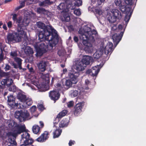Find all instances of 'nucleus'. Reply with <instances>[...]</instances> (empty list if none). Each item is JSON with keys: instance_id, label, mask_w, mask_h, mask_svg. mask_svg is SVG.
Segmentation results:
<instances>
[{"instance_id": "1", "label": "nucleus", "mask_w": 146, "mask_h": 146, "mask_svg": "<svg viewBox=\"0 0 146 146\" xmlns=\"http://www.w3.org/2000/svg\"><path fill=\"white\" fill-rule=\"evenodd\" d=\"M93 27L90 24L84 25L78 31L80 40L82 41L83 45L81 43L78 44L79 47L84 49L87 52L91 53L94 50L92 43L95 41V38L97 36L96 31L92 29Z\"/></svg>"}, {"instance_id": "2", "label": "nucleus", "mask_w": 146, "mask_h": 146, "mask_svg": "<svg viewBox=\"0 0 146 146\" xmlns=\"http://www.w3.org/2000/svg\"><path fill=\"white\" fill-rule=\"evenodd\" d=\"M8 127L10 128H12V132L9 133V134L14 137L23 132L22 135L21 141L26 145H30L32 143L33 141L29 138L30 135L26 130L24 125H16V124L13 120H9L7 121Z\"/></svg>"}, {"instance_id": "3", "label": "nucleus", "mask_w": 146, "mask_h": 146, "mask_svg": "<svg viewBox=\"0 0 146 146\" xmlns=\"http://www.w3.org/2000/svg\"><path fill=\"white\" fill-rule=\"evenodd\" d=\"M37 27L40 29L39 31L38 36L39 38H43L44 37L45 39H48V37L51 38L54 37V45L57 44L58 38L57 32L50 25L45 26V24L41 22H38L36 23Z\"/></svg>"}, {"instance_id": "4", "label": "nucleus", "mask_w": 146, "mask_h": 146, "mask_svg": "<svg viewBox=\"0 0 146 146\" xmlns=\"http://www.w3.org/2000/svg\"><path fill=\"white\" fill-rule=\"evenodd\" d=\"M54 37L51 38L48 37V39H45L44 37L43 38L38 39L40 41L34 44V46L36 50L37 55L40 56L48 50L51 49L53 46H55L57 44L54 45Z\"/></svg>"}, {"instance_id": "5", "label": "nucleus", "mask_w": 146, "mask_h": 146, "mask_svg": "<svg viewBox=\"0 0 146 146\" xmlns=\"http://www.w3.org/2000/svg\"><path fill=\"white\" fill-rule=\"evenodd\" d=\"M131 12H129L125 16L124 21L125 23L123 25H119L117 28L116 29L115 26H114L112 28V33H114L113 35L112 38L115 46L121 40L125 31V28L127 26L131 16Z\"/></svg>"}, {"instance_id": "6", "label": "nucleus", "mask_w": 146, "mask_h": 146, "mask_svg": "<svg viewBox=\"0 0 146 146\" xmlns=\"http://www.w3.org/2000/svg\"><path fill=\"white\" fill-rule=\"evenodd\" d=\"M41 78L43 80V84L38 85V78L32 74L30 77L32 83L39 89L40 91L42 92L48 90L49 89V85L50 82L49 75L48 74H41Z\"/></svg>"}, {"instance_id": "7", "label": "nucleus", "mask_w": 146, "mask_h": 146, "mask_svg": "<svg viewBox=\"0 0 146 146\" xmlns=\"http://www.w3.org/2000/svg\"><path fill=\"white\" fill-rule=\"evenodd\" d=\"M121 17V13L117 9H113L107 12V17L108 21L110 23L115 22L117 19L120 18Z\"/></svg>"}, {"instance_id": "8", "label": "nucleus", "mask_w": 146, "mask_h": 146, "mask_svg": "<svg viewBox=\"0 0 146 146\" xmlns=\"http://www.w3.org/2000/svg\"><path fill=\"white\" fill-rule=\"evenodd\" d=\"M13 16V19L14 21H16V23L17 24L18 27L17 31L23 35H26V29L25 26L23 25V20H22V18L21 17H19L17 18V15L14 14L12 15Z\"/></svg>"}, {"instance_id": "9", "label": "nucleus", "mask_w": 146, "mask_h": 146, "mask_svg": "<svg viewBox=\"0 0 146 146\" xmlns=\"http://www.w3.org/2000/svg\"><path fill=\"white\" fill-rule=\"evenodd\" d=\"M70 5V4H69L67 6L66 3H61L58 7V9L61 10L60 12L62 13L64 19V20L67 22L69 21L70 20V13L68 11L69 9H70L69 7Z\"/></svg>"}, {"instance_id": "10", "label": "nucleus", "mask_w": 146, "mask_h": 146, "mask_svg": "<svg viewBox=\"0 0 146 146\" xmlns=\"http://www.w3.org/2000/svg\"><path fill=\"white\" fill-rule=\"evenodd\" d=\"M18 33L19 34L15 32L12 33H9L7 36V39L9 42H17L20 41L22 38L26 37V33L25 35H24Z\"/></svg>"}, {"instance_id": "11", "label": "nucleus", "mask_w": 146, "mask_h": 146, "mask_svg": "<svg viewBox=\"0 0 146 146\" xmlns=\"http://www.w3.org/2000/svg\"><path fill=\"white\" fill-rule=\"evenodd\" d=\"M15 118L18 119L20 121L30 119L31 117L27 110L23 111H18L15 112Z\"/></svg>"}, {"instance_id": "12", "label": "nucleus", "mask_w": 146, "mask_h": 146, "mask_svg": "<svg viewBox=\"0 0 146 146\" xmlns=\"http://www.w3.org/2000/svg\"><path fill=\"white\" fill-rule=\"evenodd\" d=\"M114 3L115 5L117 7H118L119 9L123 12H125V14L127 15L129 12H131V14L132 12V10L131 8H125L123 2L122 0H115Z\"/></svg>"}, {"instance_id": "13", "label": "nucleus", "mask_w": 146, "mask_h": 146, "mask_svg": "<svg viewBox=\"0 0 146 146\" xmlns=\"http://www.w3.org/2000/svg\"><path fill=\"white\" fill-rule=\"evenodd\" d=\"M79 75V72H76L72 68L69 71L68 78L74 84H76L78 81V77Z\"/></svg>"}, {"instance_id": "14", "label": "nucleus", "mask_w": 146, "mask_h": 146, "mask_svg": "<svg viewBox=\"0 0 146 146\" xmlns=\"http://www.w3.org/2000/svg\"><path fill=\"white\" fill-rule=\"evenodd\" d=\"M33 101L31 98L27 97L23 103H17L15 104L16 108L17 109L26 108L31 105Z\"/></svg>"}, {"instance_id": "15", "label": "nucleus", "mask_w": 146, "mask_h": 146, "mask_svg": "<svg viewBox=\"0 0 146 146\" xmlns=\"http://www.w3.org/2000/svg\"><path fill=\"white\" fill-rule=\"evenodd\" d=\"M103 65L104 64L102 63V64L94 66L91 69L88 70L86 71V73L89 74L90 75L93 76H96L98 74L100 69Z\"/></svg>"}, {"instance_id": "16", "label": "nucleus", "mask_w": 146, "mask_h": 146, "mask_svg": "<svg viewBox=\"0 0 146 146\" xmlns=\"http://www.w3.org/2000/svg\"><path fill=\"white\" fill-rule=\"evenodd\" d=\"M88 88L87 87H84L80 88L78 90L79 92L78 93V91L77 90H71L70 92V95L72 97H75L77 96L78 95L81 96H83L85 94L84 92V89L88 90Z\"/></svg>"}, {"instance_id": "17", "label": "nucleus", "mask_w": 146, "mask_h": 146, "mask_svg": "<svg viewBox=\"0 0 146 146\" xmlns=\"http://www.w3.org/2000/svg\"><path fill=\"white\" fill-rule=\"evenodd\" d=\"M96 16L98 19L100 23L101 24L103 23V22L105 19L106 14L104 11L100 9H97L96 10Z\"/></svg>"}, {"instance_id": "18", "label": "nucleus", "mask_w": 146, "mask_h": 146, "mask_svg": "<svg viewBox=\"0 0 146 146\" xmlns=\"http://www.w3.org/2000/svg\"><path fill=\"white\" fill-rule=\"evenodd\" d=\"M106 43V42L105 41L100 44V48L97 50L93 55V58L95 59H97L101 56L104 52V45Z\"/></svg>"}, {"instance_id": "19", "label": "nucleus", "mask_w": 146, "mask_h": 146, "mask_svg": "<svg viewBox=\"0 0 146 146\" xmlns=\"http://www.w3.org/2000/svg\"><path fill=\"white\" fill-rule=\"evenodd\" d=\"M24 14L25 17L23 20V25L26 26L28 25L29 23V19L30 18L33 16H34L35 15L33 12L28 10L25 12Z\"/></svg>"}, {"instance_id": "20", "label": "nucleus", "mask_w": 146, "mask_h": 146, "mask_svg": "<svg viewBox=\"0 0 146 146\" xmlns=\"http://www.w3.org/2000/svg\"><path fill=\"white\" fill-rule=\"evenodd\" d=\"M106 42V44L104 45V50L105 51V53L106 54H108L110 53H111L113 51V44L112 42H107L106 40H104L101 42V44L104 41Z\"/></svg>"}, {"instance_id": "21", "label": "nucleus", "mask_w": 146, "mask_h": 146, "mask_svg": "<svg viewBox=\"0 0 146 146\" xmlns=\"http://www.w3.org/2000/svg\"><path fill=\"white\" fill-rule=\"evenodd\" d=\"M27 43H24L23 42L22 43V45H21V48L24 50L25 53L27 55L32 54L33 52L32 49L29 46H27Z\"/></svg>"}, {"instance_id": "22", "label": "nucleus", "mask_w": 146, "mask_h": 146, "mask_svg": "<svg viewBox=\"0 0 146 146\" xmlns=\"http://www.w3.org/2000/svg\"><path fill=\"white\" fill-rule=\"evenodd\" d=\"M59 92L57 91L53 90L49 93V96L51 100L54 101L58 100L60 97Z\"/></svg>"}, {"instance_id": "23", "label": "nucleus", "mask_w": 146, "mask_h": 146, "mask_svg": "<svg viewBox=\"0 0 146 146\" xmlns=\"http://www.w3.org/2000/svg\"><path fill=\"white\" fill-rule=\"evenodd\" d=\"M86 66L85 64L82 62L81 61H78L74 66V68L77 71L79 72L83 71Z\"/></svg>"}, {"instance_id": "24", "label": "nucleus", "mask_w": 146, "mask_h": 146, "mask_svg": "<svg viewBox=\"0 0 146 146\" xmlns=\"http://www.w3.org/2000/svg\"><path fill=\"white\" fill-rule=\"evenodd\" d=\"M84 104L80 103L77 104L75 107L74 114L76 116H78L81 112V109L84 106Z\"/></svg>"}, {"instance_id": "25", "label": "nucleus", "mask_w": 146, "mask_h": 146, "mask_svg": "<svg viewBox=\"0 0 146 146\" xmlns=\"http://www.w3.org/2000/svg\"><path fill=\"white\" fill-rule=\"evenodd\" d=\"M93 61L92 58L90 56L84 55L83 56V58L81 61L86 66V65L90 64V62Z\"/></svg>"}, {"instance_id": "26", "label": "nucleus", "mask_w": 146, "mask_h": 146, "mask_svg": "<svg viewBox=\"0 0 146 146\" xmlns=\"http://www.w3.org/2000/svg\"><path fill=\"white\" fill-rule=\"evenodd\" d=\"M7 98L8 105L11 107H13L16 108V106L15 105V104L16 103H14L15 97L13 95H11L8 96Z\"/></svg>"}, {"instance_id": "27", "label": "nucleus", "mask_w": 146, "mask_h": 146, "mask_svg": "<svg viewBox=\"0 0 146 146\" xmlns=\"http://www.w3.org/2000/svg\"><path fill=\"white\" fill-rule=\"evenodd\" d=\"M58 123H54V126L53 128L54 129H55V131L53 132V137L54 138H56L59 137L61 133V130L58 128L57 127H58Z\"/></svg>"}, {"instance_id": "28", "label": "nucleus", "mask_w": 146, "mask_h": 146, "mask_svg": "<svg viewBox=\"0 0 146 146\" xmlns=\"http://www.w3.org/2000/svg\"><path fill=\"white\" fill-rule=\"evenodd\" d=\"M67 113V111L66 110H63L60 113L56 118L55 120L54 121V123H58L60 119L62 117L66 115Z\"/></svg>"}, {"instance_id": "29", "label": "nucleus", "mask_w": 146, "mask_h": 146, "mask_svg": "<svg viewBox=\"0 0 146 146\" xmlns=\"http://www.w3.org/2000/svg\"><path fill=\"white\" fill-rule=\"evenodd\" d=\"M48 133L47 131H44L40 136L37 139V141L39 142H43L47 139L48 138Z\"/></svg>"}, {"instance_id": "30", "label": "nucleus", "mask_w": 146, "mask_h": 146, "mask_svg": "<svg viewBox=\"0 0 146 146\" xmlns=\"http://www.w3.org/2000/svg\"><path fill=\"white\" fill-rule=\"evenodd\" d=\"M37 66L40 71L44 72L46 69V62L44 61H41L37 64Z\"/></svg>"}, {"instance_id": "31", "label": "nucleus", "mask_w": 146, "mask_h": 146, "mask_svg": "<svg viewBox=\"0 0 146 146\" xmlns=\"http://www.w3.org/2000/svg\"><path fill=\"white\" fill-rule=\"evenodd\" d=\"M124 2L127 5L125 8H131L133 11V9L134 8L135 6L133 3L134 0H123Z\"/></svg>"}, {"instance_id": "32", "label": "nucleus", "mask_w": 146, "mask_h": 146, "mask_svg": "<svg viewBox=\"0 0 146 146\" xmlns=\"http://www.w3.org/2000/svg\"><path fill=\"white\" fill-rule=\"evenodd\" d=\"M17 97L20 101L21 103H23L27 97L24 93L23 92L19 93L17 96Z\"/></svg>"}, {"instance_id": "33", "label": "nucleus", "mask_w": 146, "mask_h": 146, "mask_svg": "<svg viewBox=\"0 0 146 146\" xmlns=\"http://www.w3.org/2000/svg\"><path fill=\"white\" fill-rule=\"evenodd\" d=\"M74 84L73 83L69 78L65 81L64 88L65 89H68L71 87L72 84Z\"/></svg>"}, {"instance_id": "34", "label": "nucleus", "mask_w": 146, "mask_h": 146, "mask_svg": "<svg viewBox=\"0 0 146 146\" xmlns=\"http://www.w3.org/2000/svg\"><path fill=\"white\" fill-rule=\"evenodd\" d=\"M68 120L65 119L62 120L59 124V126L60 127H64L66 126L68 124Z\"/></svg>"}, {"instance_id": "35", "label": "nucleus", "mask_w": 146, "mask_h": 146, "mask_svg": "<svg viewBox=\"0 0 146 146\" xmlns=\"http://www.w3.org/2000/svg\"><path fill=\"white\" fill-rule=\"evenodd\" d=\"M32 130L34 133L37 134L39 132L40 127L38 125H35L33 127Z\"/></svg>"}, {"instance_id": "36", "label": "nucleus", "mask_w": 146, "mask_h": 146, "mask_svg": "<svg viewBox=\"0 0 146 146\" xmlns=\"http://www.w3.org/2000/svg\"><path fill=\"white\" fill-rule=\"evenodd\" d=\"M15 61L17 62L18 64V65H19V66L20 69L21 68V59L18 58L17 57H15Z\"/></svg>"}, {"instance_id": "37", "label": "nucleus", "mask_w": 146, "mask_h": 146, "mask_svg": "<svg viewBox=\"0 0 146 146\" xmlns=\"http://www.w3.org/2000/svg\"><path fill=\"white\" fill-rule=\"evenodd\" d=\"M64 86V84L62 82H60L56 84V88H58V89L60 90L63 88Z\"/></svg>"}, {"instance_id": "38", "label": "nucleus", "mask_w": 146, "mask_h": 146, "mask_svg": "<svg viewBox=\"0 0 146 146\" xmlns=\"http://www.w3.org/2000/svg\"><path fill=\"white\" fill-rule=\"evenodd\" d=\"M37 12L39 13L46 14V11L44 9L42 8H38L37 9Z\"/></svg>"}, {"instance_id": "39", "label": "nucleus", "mask_w": 146, "mask_h": 146, "mask_svg": "<svg viewBox=\"0 0 146 146\" xmlns=\"http://www.w3.org/2000/svg\"><path fill=\"white\" fill-rule=\"evenodd\" d=\"M13 83V80L11 78L6 79V85L7 86H10Z\"/></svg>"}, {"instance_id": "40", "label": "nucleus", "mask_w": 146, "mask_h": 146, "mask_svg": "<svg viewBox=\"0 0 146 146\" xmlns=\"http://www.w3.org/2000/svg\"><path fill=\"white\" fill-rule=\"evenodd\" d=\"M65 53V52L63 49L59 50L58 52V54L60 56H63Z\"/></svg>"}, {"instance_id": "41", "label": "nucleus", "mask_w": 146, "mask_h": 146, "mask_svg": "<svg viewBox=\"0 0 146 146\" xmlns=\"http://www.w3.org/2000/svg\"><path fill=\"white\" fill-rule=\"evenodd\" d=\"M25 2L24 1H20V5L16 8V9L18 10L24 7L25 5Z\"/></svg>"}, {"instance_id": "42", "label": "nucleus", "mask_w": 146, "mask_h": 146, "mask_svg": "<svg viewBox=\"0 0 146 146\" xmlns=\"http://www.w3.org/2000/svg\"><path fill=\"white\" fill-rule=\"evenodd\" d=\"M74 13L77 15H80L81 13L79 9H75L74 11Z\"/></svg>"}, {"instance_id": "43", "label": "nucleus", "mask_w": 146, "mask_h": 146, "mask_svg": "<svg viewBox=\"0 0 146 146\" xmlns=\"http://www.w3.org/2000/svg\"><path fill=\"white\" fill-rule=\"evenodd\" d=\"M37 106L38 109L42 111L44 109L43 105L42 104H38Z\"/></svg>"}, {"instance_id": "44", "label": "nucleus", "mask_w": 146, "mask_h": 146, "mask_svg": "<svg viewBox=\"0 0 146 146\" xmlns=\"http://www.w3.org/2000/svg\"><path fill=\"white\" fill-rule=\"evenodd\" d=\"M82 4V1L81 0H77L76 2V5L78 6H81Z\"/></svg>"}, {"instance_id": "45", "label": "nucleus", "mask_w": 146, "mask_h": 146, "mask_svg": "<svg viewBox=\"0 0 146 146\" xmlns=\"http://www.w3.org/2000/svg\"><path fill=\"white\" fill-rule=\"evenodd\" d=\"M36 106H33L31 107L30 109L31 112L32 113H33L36 110Z\"/></svg>"}, {"instance_id": "46", "label": "nucleus", "mask_w": 146, "mask_h": 146, "mask_svg": "<svg viewBox=\"0 0 146 146\" xmlns=\"http://www.w3.org/2000/svg\"><path fill=\"white\" fill-rule=\"evenodd\" d=\"M16 90V87L14 86H12L9 88V90L10 91L13 92H15Z\"/></svg>"}, {"instance_id": "47", "label": "nucleus", "mask_w": 146, "mask_h": 146, "mask_svg": "<svg viewBox=\"0 0 146 146\" xmlns=\"http://www.w3.org/2000/svg\"><path fill=\"white\" fill-rule=\"evenodd\" d=\"M67 105L68 107H72L73 106L74 102L72 101H70L67 103Z\"/></svg>"}, {"instance_id": "48", "label": "nucleus", "mask_w": 146, "mask_h": 146, "mask_svg": "<svg viewBox=\"0 0 146 146\" xmlns=\"http://www.w3.org/2000/svg\"><path fill=\"white\" fill-rule=\"evenodd\" d=\"M58 79V78L56 76H54L52 78V79L51 81V84H53L54 80H57Z\"/></svg>"}, {"instance_id": "49", "label": "nucleus", "mask_w": 146, "mask_h": 146, "mask_svg": "<svg viewBox=\"0 0 146 146\" xmlns=\"http://www.w3.org/2000/svg\"><path fill=\"white\" fill-rule=\"evenodd\" d=\"M105 0H98L97 4L99 6L102 4L104 2Z\"/></svg>"}, {"instance_id": "50", "label": "nucleus", "mask_w": 146, "mask_h": 146, "mask_svg": "<svg viewBox=\"0 0 146 146\" xmlns=\"http://www.w3.org/2000/svg\"><path fill=\"white\" fill-rule=\"evenodd\" d=\"M91 4H92V5H94V4H96V5H95L94 6H98V4H97V2L95 0H92Z\"/></svg>"}, {"instance_id": "51", "label": "nucleus", "mask_w": 146, "mask_h": 146, "mask_svg": "<svg viewBox=\"0 0 146 146\" xmlns=\"http://www.w3.org/2000/svg\"><path fill=\"white\" fill-rule=\"evenodd\" d=\"M75 143V141H74L70 140L69 141L68 144L69 146H71L72 145L74 144Z\"/></svg>"}, {"instance_id": "52", "label": "nucleus", "mask_w": 146, "mask_h": 146, "mask_svg": "<svg viewBox=\"0 0 146 146\" xmlns=\"http://www.w3.org/2000/svg\"><path fill=\"white\" fill-rule=\"evenodd\" d=\"M1 84L3 85H5V84H6V79L3 80L1 82Z\"/></svg>"}, {"instance_id": "53", "label": "nucleus", "mask_w": 146, "mask_h": 146, "mask_svg": "<svg viewBox=\"0 0 146 146\" xmlns=\"http://www.w3.org/2000/svg\"><path fill=\"white\" fill-rule=\"evenodd\" d=\"M7 25L9 28H11L12 27V22L11 21H9L7 23Z\"/></svg>"}, {"instance_id": "54", "label": "nucleus", "mask_w": 146, "mask_h": 146, "mask_svg": "<svg viewBox=\"0 0 146 146\" xmlns=\"http://www.w3.org/2000/svg\"><path fill=\"white\" fill-rule=\"evenodd\" d=\"M23 85L27 86L29 87H30L32 90H33L34 88L33 87H32L31 86H30V85L28 83H25L23 84Z\"/></svg>"}, {"instance_id": "55", "label": "nucleus", "mask_w": 146, "mask_h": 146, "mask_svg": "<svg viewBox=\"0 0 146 146\" xmlns=\"http://www.w3.org/2000/svg\"><path fill=\"white\" fill-rule=\"evenodd\" d=\"M11 54L12 56L15 57L17 56V53L16 52H11Z\"/></svg>"}, {"instance_id": "56", "label": "nucleus", "mask_w": 146, "mask_h": 146, "mask_svg": "<svg viewBox=\"0 0 146 146\" xmlns=\"http://www.w3.org/2000/svg\"><path fill=\"white\" fill-rule=\"evenodd\" d=\"M68 29L70 31H73L74 30L73 26L72 25H70L68 27Z\"/></svg>"}, {"instance_id": "57", "label": "nucleus", "mask_w": 146, "mask_h": 146, "mask_svg": "<svg viewBox=\"0 0 146 146\" xmlns=\"http://www.w3.org/2000/svg\"><path fill=\"white\" fill-rule=\"evenodd\" d=\"M10 66L9 65L7 64L5 68V71H7L9 70L10 69Z\"/></svg>"}, {"instance_id": "58", "label": "nucleus", "mask_w": 146, "mask_h": 146, "mask_svg": "<svg viewBox=\"0 0 146 146\" xmlns=\"http://www.w3.org/2000/svg\"><path fill=\"white\" fill-rule=\"evenodd\" d=\"M74 40L75 42H77L78 41V37L76 36H74Z\"/></svg>"}, {"instance_id": "59", "label": "nucleus", "mask_w": 146, "mask_h": 146, "mask_svg": "<svg viewBox=\"0 0 146 146\" xmlns=\"http://www.w3.org/2000/svg\"><path fill=\"white\" fill-rule=\"evenodd\" d=\"M11 144L9 145V146H15L13 144L15 145L16 143V142L14 141H13V142L12 143L11 142Z\"/></svg>"}, {"instance_id": "60", "label": "nucleus", "mask_w": 146, "mask_h": 146, "mask_svg": "<svg viewBox=\"0 0 146 146\" xmlns=\"http://www.w3.org/2000/svg\"><path fill=\"white\" fill-rule=\"evenodd\" d=\"M3 55L2 53L0 54V60H2L3 59Z\"/></svg>"}, {"instance_id": "61", "label": "nucleus", "mask_w": 146, "mask_h": 146, "mask_svg": "<svg viewBox=\"0 0 146 146\" xmlns=\"http://www.w3.org/2000/svg\"><path fill=\"white\" fill-rule=\"evenodd\" d=\"M90 82L89 80H86L85 81V83L86 85H88L90 83Z\"/></svg>"}, {"instance_id": "62", "label": "nucleus", "mask_w": 146, "mask_h": 146, "mask_svg": "<svg viewBox=\"0 0 146 146\" xmlns=\"http://www.w3.org/2000/svg\"><path fill=\"white\" fill-rule=\"evenodd\" d=\"M39 123L41 127H42L44 126V123L42 122L41 121H39Z\"/></svg>"}, {"instance_id": "63", "label": "nucleus", "mask_w": 146, "mask_h": 146, "mask_svg": "<svg viewBox=\"0 0 146 146\" xmlns=\"http://www.w3.org/2000/svg\"><path fill=\"white\" fill-rule=\"evenodd\" d=\"M3 28L5 30H7V27L5 25H3Z\"/></svg>"}, {"instance_id": "64", "label": "nucleus", "mask_w": 146, "mask_h": 146, "mask_svg": "<svg viewBox=\"0 0 146 146\" xmlns=\"http://www.w3.org/2000/svg\"><path fill=\"white\" fill-rule=\"evenodd\" d=\"M28 69H29V71H30L31 72H33V68H32L31 67L30 68H29V67H28Z\"/></svg>"}]
</instances>
